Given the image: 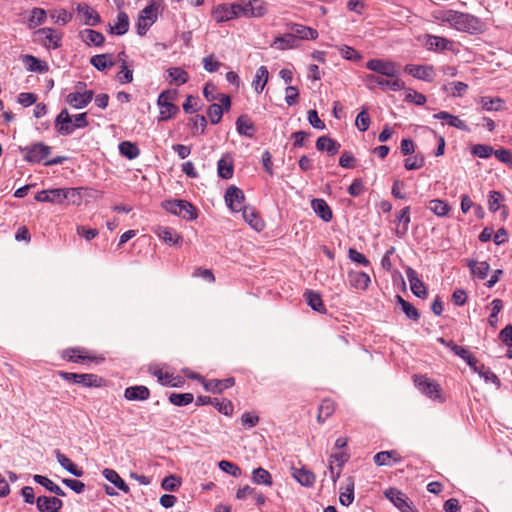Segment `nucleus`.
<instances>
[{"label":"nucleus","mask_w":512,"mask_h":512,"mask_svg":"<svg viewBox=\"0 0 512 512\" xmlns=\"http://www.w3.org/2000/svg\"><path fill=\"white\" fill-rule=\"evenodd\" d=\"M435 18L441 22L448 23L458 31L476 33L481 31V21L468 13L455 10H439L435 13Z\"/></svg>","instance_id":"f257e3e1"},{"label":"nucleus","mask_w":512,"mask_h":512,"mask_svg":"<svg viewBox=\"0 0 512 512\" xmlns=\"http://www.w3.org/2000/svg\"><path fill=\"white\" fill-rule=\"evenodd\" d=\"M267 11V4L263 0H238L226 7V21L240 17L261 18Z\"/></svg>","instance_id":"f03ea898"},{"label":"nucleus","mask_w":512,"mask_h":512,"mask_svg":"<svg viewBox=\"0 0 512 512\" xmlns=\"http://www.w3.org/2000/svg\"><path fill=\"white\" fill-rule=\"evenodd\" d=\"M162 207L171 214L182 217L183 219L193 220L197 217L196 208L186 200H166Z\"/></svg>","instance_id":"7ed1b4c3"},{"label":"nucleus","mask_w":512,"mask_h":512,"mask_svg":"<svg viewBox=\"0 0 512 512\" xmlns=\"http://www.w3.org/2000/svg\"><path fill=\"white\" fill-rule=\"evenodd\" d=\"M51 150L52 148L43 142L20 147L24 160L32 164L46 161L47 157L51 154Z\"/></svg>","instance_id":"20e7f679"},{"label":"nucleus","mask_w":512,"mask_h":512,"mask_svg":"<svg viewBox=\"0 0 512 512\" xmlns=\"http://www.w3.org/2000/svg\"><path fill=\"white\" fill-rule=\"evenodd\" d=\"M414 383L419 391L430 399L444 402L442 389L438 382L431 380L424 375H414Z\"/></svg>","instance_id":"39448f33"},{"label":"nucleus","mask_w":512,"mask_h":512,"mask_svg":"<svg viewBox=\"0 0 512 512\" xmlns=\"http://www.w3.org/2000/svg\"><path fill=\"white\" fill-rule=\"evenodd\" d=\"M366 68L375 72L376 75H382L391 79H400L397 64L393 61L370 59L366 63Z\"/></svg>","instance_id":"423d86ee"},{"label":"nucleus","mask_w":512,"mask_h":512,"mask_svg":"<svg viewBox=\"0 0 512 512\" xmlns=\"http://www.w3.org/2000/svg\"><path fill=\"white\" fill-rule=\"evenodd\" d=\"M364 82L369 89H373L376 85L391 91H400L405 88V83L401 79L384 78L382 75L376 74H367L364 77Z\"/></svg>","instance_id":"0eeeda50"},{"label":"nucleus","mask_w":512,"mask_h":512,"mask_svg":"<svg viewBox=\"0 0 512 512\" xmlns=\"http://www.w3.org/2000/svg\"><path fill=\"white\" fill-rule=\"evenodd\" d=\"M244 192L235 185H230L226 188V206L233 213H239L247 205Z\"/></svg>","instance_id":"6e6552de"},{"label":"nucleus","mask_w":512,"mask_h":512,"mask_svg":"<svg viewBox=\"0 0 512 512\" xmlns=\"http://www.w3.org/2000/svg\"><path fill=\"white\" fill-rule=\"evenodd\" d=\"M172 94L170 91H163L157 99V104L160 107L159 121H167L173 118L178 112L179 107L171 102Z\"/></svg>","instance_id":"1a4fd4ad"},{"label":"nucleus","mask_w":512,"mask_h":512,"mask_svg":"<svg viewBox=\"0 0 512 512\" xmlns=\"http://www.w3.org/2000/svg\"><path fill=\"white\" fill-rule=\"evenodd\" d=\"M59 376L66 381L73 382L84 387H100L102 382V378L95 374H78L60 371Z\"/></svg>","instance_id":"9d476101"},{"label":"nucleus","mask_w":512,"mask_h":512,"mask_svg":"<svg viewBox=\"0 0 512 512\" xmlns=\"http://www.w3.org/2000/svg\"><path fill=\"white\" fill-rule=\"evenodd\" d=\"M385 497L389 499L401 512H417L409 501L406 494L396 488H389L385 492Z\"/></svg>","instance_id":"9b49d317"},{"label":"nucleus","mask_w":512,"mask_h":512,"mask_svg":"<svg viewBox=\"0 0 512 512\" xmlns=\"http://www.w3.org/2000/svg\"><path fill=\"white\" fill-rule=\"evenodd\" d=\"M405 72L416 79L432 82L435 77V71L431 65H414L407 64L404 68Z\"/></svg>","instance_id":"f8f14e48"},{"label":"nucleus","mask_w":512,"mask_h":512,"mask_svg":"<svg viewBox=\"0 0 512 512\" xmlns=\"http://www.w3.org/2000/svg\"><path fill=\"white\" fill-rule=\"evenodd\" d=\"M35 35H43L41 44L48 49H58L62 45V34L50 27L40 28L35 31Z\"/></svg>","instance_id":"ddd939ff"},{"label":"nucleus","mask_w":512,"mask_h":512,"mask_svg":"<svg viewBox=\"0 0 512 512\" xmlns=\"http://www.w3.org/2000/svg\"><path fill=\"white\" fill-rule=\"evenodd\" d=\"M295 37L296 41L300 43L302 40H316L319 36L318 31L312 27L305 26L299 23H290L287 25Z\"/></svg>","instance_id":"4468645a"},{"label":"nucleus","mask_w":512,"mask_h":512,"mask_svg":"<svg viewBox=\"0 0 512 512\" xmlns=\"http://www.w3.org/2000/svg\"><path fill=\"white\" fill-rule=\"evenodd\" d=\"M93 98L94 92L92 90H86L84 92L75 91L66 96V102L75 109H82L85 108Z\"/></svg>","instance_id":"2eb2a0df"},{"label":"nucleus","mask_w":512,"mask_h":512,"mask_svg":"<svg viewBox=\"0 0 512 512\" xmlns=\"http://www.w3.org/2000/svg\"><path fill=\"white\" fill-rule=\"evenodd\" d=\"M405 272L413 294L418 298H426L427 288L423 281L419 279L417 272L411 267H408Z\"/></svg>","instance_id":"dca6fc26"},{"label":"nucleus","mask_w":512,"mask_h":512,"mask_svg":"<svg viewBox=\"0 0 512 512\" xmlns=\"http://www.w3.org/2000/svg\"><path fill=\"white\" fill-rule=\"evenodd\" d=\"M86 349L84 348H71L66 349L62 353V358L68 362L79 363L85 360L90 361H102L103 358L88 356Z\"/></svg>","instance_id":"f3484780"},{"label":"nucleus","mask_w":512,"mask_h":512,"mask_svg":"<svg viewBox=\"0 0 512 512\" xmlns=\"http://www.w3.org/2000/svg\"><path fill=\"white\" fill-rule=\"evenodd\" d=\"M55 127L61 135H70L74 131L72 117L67 109H63L55 119Z\"/></svg>","instance_id":"a211bd4d"},{"label":"nucleus","mask_w":512,"mask_h":512,"mask_svg":"<svg viewBox=\"0 0 512 512\" xmlns=\"http://www.w3.org/2000/svg\"><path fill=\"white\" fill-rule=\"evenodd\" d=\"M36 505L40 512H56V509L63 507V502L57 497L39 496Z\"/></svg>","instance_id":"6ab92c4d"},{"label":"nucleus","mask_w":512,"mask_h":512,"mask_svg":"<svg viewBox=\"0 0 512 512\" xmlns=\"http://www.w3.org/2000/svg\"><path fill=\"white\" fill-rule=\"evenodd\" d=\"M78 37L88 46L100 47L105 42V37L101 32L93 29H83L79 31Z\"/></svg>","instance_id":"aec40b11"},{"label":"nucleus","mask_w":512,"mask_h":512,"mask_svg":"<svg viewBox=\"0 0 512 512\" xmlns=\"http://www.w3.org/2000/svg\"><path fill=\"white\" fill-rule=\"evenodd\" d=\"M124 397L128 401H145L150 397V390L144 385L130 386L125 389Z\"/></svg>","instance_id":"412c9836"},{"label":"nucleus","mask_w":512,"mask_h":512,"mask_svg":"<svg viewBox=\"0 0 512 512\" xmlns=\"http://www.w3.org/2000/svg\"><path fill=\"white\" fill-rule=\"evenodd\" d=\"M374 463L378 466H392L402 461L396 450L380 451L374 455Z\"/></svg>","instance_id":"4be33fe9"},{"label":"nucleus","mask_w":512,"mask_h":512,"mask_svg":"<svg viewBox=\"0 0 512 512\" xmlns=\"http://www.w3.org/2000/svg\"><path fill=\"white\" fill-rule=\"evenodd\" d=\"M311 207L316 215L320 217L324 222H330L332 220V210L324 199H313L311 201Z\"/></svg>","instance_id":"5701e85b"},{"label":"nucleus","mask_w":512,"mask_h":512,"mask_svg":"<svg viewBox=\"0 0 512 512\" xmlns=\"http://www.w3.org/2000/svg\"><path fill=\"white\" fill-rule=\"evenodd\" d=\"M341 145L329 136H320L316 141V149L318 151H326L330 156H334L339 152Z\"/></svg>","instance_id":"b1692460"},{"label":"nucleus","mask_w":512,"mask_h":512,"mask_svg":"<svg viewBox=\"0 0 512 512\" xmlns=\"http://www.w3.org/2000/svg\"><path fill=\"white\" fill-rule=\"evenodd\" d=\"M241 212L243 220L249 224L254 230L262 231L264 228V222L256 213L253 207L246 206Z\"/></svg>","instance_id":"393cba45"},{"label":"nucleus","mask_w":512,"mask_h":512,"mask_svg":"<svg viewBox=\"0 0 512 512\" xmlns=\"http://www.w3.org/2000/svg\"><path fill=\"white\" fill-rule=\"evenodd\" d=\"M348 279L350 285L359 290H366L371 282L370 276L362 271H350Z\"/></svg>","instance_id":"a878e982"},{"label":"nucleus","mask_w":512,"mask_h":512,"mask_svg":"<svg viewBox=\"0 0 512 512\" xmlns=\"http://www.w3.org/2000/svg\"><path fill=\"white\" fill-rule=\"evenodd\" d=\"M272 46L279 50H288L298 48L300 43L296 41L292 32L289 30L287 33L277 36L274 39Z\"/></svg>","instance_id":"bb28decb"},{"label":"nucleus","mask_w":512,"mask_h":512,"mask_svg":"<svg viewBox=\"0 0 512 512\" xmlns=\"http://www.w3.org/2000/svg\"><path fill=\"white\" fill-rule=\"evenodd\" d=\"M425 45L428 50L437 51V50H450L452 47V41L445 37L435 36V35H427V39Z\"/></svg>","instance_id":"cd10ccee"},{"label":"nucleus","mask_w":512,"mask_h":512,"mask_svg":"<svg viewBox=\"0 0 512 512\" xmlns=\"http://www.w3.org/2000/svg\"><path fill=\"white\" fill-rule=\"evenodd\" d=\"M155 233L163 242L168 245H177L182 240V237L173 228L170 227L160 226L155 230Z\"/></svg>","instance_id":"c85d7f7f"},{"label":"nucleus","mask_w":512,"mask_h":512,"mask_svg":"<svg viewBox=\"0 0 512 512\" xmlns=\"http://www.w3.org/2000/svg\"><path fill=\"white\" fill-rule=\"evenodd\" d=\"M78 12L83 16L84 23L88 26H97L101 22L100 15L89 5H78Z\"/></svg>","instance_id":"c756f323"},{"label":"nucleus","mask_w":512,"mask_h":512,"mask_svg":"<svg viewBox=\"0 0 512 512\" xmlns=\"http://www.w3.org/2000/svg\"><path fill=\"white\" fill-rule=\"evenodd\" d=\"M467 266L473 276L483 280L487 277L490 265L486 261L467 260Z\"/></svg>","instance_id":"7c9ffc66"},{"label":"nucleus","mask_w":512,"mask_h":512,"mask_svg":"<svg viewBox=\"0 0 512 512\" xmlns=\"http://www.w3.org/2000/svg\"><path fill=\"white\" fill-rule=\"evenodd\" d=\"M58 463L73 476H83V470L78 468L66 455L60 452V450L54 451Z\"/></svg>","instance_id":"2f4dec72"},{"label":"nucleus","mask_w":512,"mask_h":512,"mask_svg":"<svg viewBox=\"0 0 512 512\" xmlns=\"http://www.w3.org/2000/svg\"><path fill=\"white\" fill-rule=\"evenodd\" d=\"M307 304L316 312L325 314L326 307L323 303L322 297L318 292L308 290L304 294Z\"/></svg>","instance_id":"473e14b6"},{"label":"nucleus","mask_w":512,"mask_h":512,"mask_svg":"<svg viewBox=\"0 0 512 512\" xmlns=\"http://www.w3.org/2000/svg\"><path fill=\"white\" fill-rule=\"evenodd\" d=\"M410 207H404L399 214L397 215L398 227L396 229V235L399 237H403L408 232V227L410 223Z\"/></svg>","instance_id":"72a5a7b5"},{"label":"nucleus","mask_w":512,"mask_h":512,"mask_svg":"<svg viewBox=\"0 0 512 512\" xmlns=\"http://www.w3.org/2000/svg\"><path fill=\"white\" fill-rule=\"evenodd\" d=\"M433 118L439 120H446L448 125L454 128H457L462 131H467L468 127L464 121H462L459 117L454 116L446 111H440L433 115Z\"/></svg>","instance_id":"f704fd0d"},{"label":"nucleus","mask_w":512,"mask_h":512,"mask_svg":"<svg viewBox=\"0 0 512 512\" xmlns=\"http://www.w3.org/2000/svg\"><path fill=\"white\" fill-rule=\"evenodd\" d=\"M339 501L343 506H349L354 500V479L348 477L345 487H341Z\"/></svg>","instance_id":"c9c22d12"},{"label":"nucleus","mask_w":512,"mask_h":512,"mask_svg":"<svg viewBox=\"0 0 512 512\" xmlns=\"http://www.w3.org/2000/svg\"><path fill=\"white\" fill-rule=\"evenodd\" d=\"M47 13L43 8L34 7L30 11V15L27 20V26L29 29H34L45 23Z\"/></svg>","instance_id":"e433bc0d"},{"label":"nucleus","mask_w":512,"mask_h":512,"mask_svg":"<svg viewBox=\"0 0 512 512\" xmlns=\"http://www.w3.org/2000/svg\"><path fill=\"white\" fill-rule=\"evenodd\" d=\"M129 29V17L127 13L121 11L117 15V21L114 25L109 26V31L112 34L123 35Z\"/></svg>","instance_id":"4c0bfd02"},{"label":"nucleus","mask_w":512,"mask_h":512,"mask_svg":"<svg viewBox=\"0 0 512 512\" xmlns=\"http://www.w3.org/2000/svg\"><path fill=\"white\" fill-rule=\"evenodd\" d=\"M90 64L99 71H104L114 66L111 54H98L90 58Z\"/></svg>","instance_id":"58836bf2"},{"label":"nucleus","mask_w":512,"mask_h":512,"mask_svg":"<svg viewBox=\"0 0 512 512\" xmlns=\"http://www.w3.org/2000/svg\"><path fill=\"white\" fill-rule=\"evenodd\" d=\"M102 475L106 480L114 484L118 489L123 491L124 493L129 492V486L125 483V481L120 477V475L113 469L106 468L102 471Z\"/></svg>","instance_id":"ea45409f"},{"label":"nucleus","mask_w":512,"mask_h":512,"mask_svg":"<svg viewBox=\"0 0 512 512\" xmlns=\"http://www.w3.org/2000/svg\"><path fill=\"white\" fill-rule=\"evenodd\" d=\"M478 103L485 111H501L503 110L504 100L499 97L482 96L478 99Z\"/></svg>","instance_id":"a19ab883"},{"label":"nucleus","mask_w":512,"mask_h":512,"mask_svg":"<svg viewBox=\"0 0 512 512\" xmlns=\"http://www.w3.org/2000/svg\"><path fill=\"white\" fill-rule=\"evenodd\" d=\"M33 479L36 483L42 485L45 487L48 491L56 494L57 496H65L64 490L57 484H55L51 479L47 478L46 476L42 475H34Z\"/></svg>","instance_id":"79ce46f5"},{"label":"nucleus","mask_w":512,"mask_h":512,"mask_svg":"<svg viewBox=\"0 0 512 512\" xmlns=\"http://www.w3.org/2000/svg\"><path fill=\"white\" fill-rule=\"evenodd\" d=\"M452 352L463 359L474 371H478V360L462 346H453Z\"/></svg>","instance_id":"37998d69"},{"label":"nucleus","mask_w":512,"mask_h":512,"mask_svg":"<svg viewBox=\"0 0 512 512\" xmlns=\"http://www.w3.org/2000/svg\"><path fill=\"white\" fill-rule=\"evenodd\" d=\"M236 129L240 135L251 137L254 133V126L247 115H241L236 121Z\"/></svg>","instance_id":"c03bdc74"},{"label":"nucleus","mask_w":512,"mask_h":512,"mask_svg":"<svg viewBox=\"0 0 512 512\" xmlns=\"http://www.w3.org/2000/svg\"><path fill=\"white\" fill-rule=\"evenodd\" d=\"M268 76H269V72H268L267 67L260 66L257 69L255 79L252 83V85L257 93H261L263 91L265 85L267 84Z\"/></svg>","instance_id":"a18cd8bd"},{"label":"nucleus","mask_w":512,"mask_h":512,"mask_svg":"<svg viewBox=\"0 0 512 512\" xmlns=\"http://www.w3.org/2000/svg\"><path fill=\"white\" fill-rule=\"evenodd\" d=\"M396 302L401 306V309L407 318L413 321L419 320L420 313L411 303L403 299L400 295H396Z\"/></svg>","instance_id":"49530a36"},{"label":"nucleus","mask_w":512,"mask_h":512,"mask_svg":"<svg viewBox=\"0 0 512 512\" xmlns=\"http://www.w3.org/2000/svg\"><path fill=\"white\" fill-rule=\"evenodd\" d=\"M335 411V404L330 399H324L320 406H319V412L317 415V420L319 423L325 422L326 419H328Z\"/></svg>","instance_id":"de8ad7c7"},{"label":"nucleus","mask_w":512,"mask_h":512,"mask_svg":"<svg viewBox=\"0 0 512 512\" xmlns=\"http://www.w3.org/2000/svg\"><path fill=\"white\" fill-rule=\"evenodd\" d=\"M119 151L121 155L125 156L129 160L135 159L139 156L140 150L135 143L129 141H123L119 144Z\"/></svg>","instance_id":"09e8293b"},{"label":"nucleus","mask_w":512,"mask_h":512,"mask_svg":"<svg viewBox=\"0 0 512 512\" xmlns=\"http://www.w3.org/2000/svg\"><path fill=\"white\" fill-rule=\"evenodd\" d=\"M252 481L258 485H272V477L270 473L261 467L253 470Z\"/></svg>","instance_id":"8fccbe9b"},{"label":"nucleus","mask_w":512,"mask_h":512,"mask_svg":"<svg viewBox=\"0 0 512 512\" xmlns=\"http://www.w3.org/2000/svg\"><path fill=\"white\" fill-rule=\"evenodd\" d=\"M23 62L27 65V69L32 72H44L48 69L47 64L45 62L40 61L33 55H25L23 58Z\"/></svg>","instance_id":"3c124183"},{"label":"nucleus","mask_w":512,"mask_h":512,"mask_svg":"<svg viewBox=\"0 0 512 512\" xmlns=\"http://www.w3.org/2000/svg\"><path fill=\"white\" fill-rule=\"evenodd\" d=\"M428 208L430 211H432L435 215L439 217H444L448 214L450 207L449 205L440 199H433L429 201Z\"/></svg>","instance_id":"603ef678"},{"label":"nucleus","mask_w":512,"mask_h":512,"mask_svg":"<svg viewBox=\"0 0 512 512\" xmlns=\"http://www.w3.org/2000/svg\"><path fill=\"white\" fill-rule=\"evenodd\" d=\"M295 479L303 486L310 487L315 482V475L306 469H298L294 473Z\"/></svg>","instance_id":"864d4df0"},{"label":"nucleus","mask_w":512,"mask_h":512,"mask_svg":"<svg viewBox=\"0 0 512 512\" xmlns=\"http://www.w3.org/2000/svg\"><path fill=\"white\" fill-rule=\"evenodd\" d=\"M203 95L206 98L207 101L212 102L214 100H219L222 105H224V94L217 93L216 86L208 82L204 89H203Z\"/></svg>","instance_id":"5fc2aeb1"},{"label":"nucleus","mask_w":512,"mask_h":512,"mask_svg":"<svg viewBox=\"0 0 512 512\" xmlns=\"http://www.w3.org/2000/svg\"><path fill=\"white\" fill-rule=\"evenodd\" d=\"M167 73L171 81L176 82L178 85L186 83L189 79L188 73L179 67L169 68Z\"/></svg>","instance_id":"6e6d98bb"},{"label":"nucleus","mask_w":512,"mask_h":512,"mask_svg":"<svg viewBox=\"0 0 512 512\" xmlns=\"http://www.w3.org/2000/svg\"><path fill=\"white\" fill-rule=\"evenodd\" d=\"M194 396L192 393H172L169 401L175 406H186L192 403Z\"/></svg>","instance_id":"4d7b16f0"},{"label":"nucleus","mask_w":512,"mask_h":512,"mask_svg":"<svg viewBox=\"0 0 512 512\" xmlns=\"http://www.w3.org/2000/svg\"><path fill=\"white\" fill-rule=\"evenodd\" d=\"M491 314L488 318V323L491 327H497L498 314L503 309V302L501 299H494L491 304Z\"/></svg>","instance_id":"13d9d810"},{"label":"nucleus","mask_w":512,"mask_h":512,"mask_svg":"<svg viewBox=\"0 0 512 512\" xmlns=\"http://www.w3.org/2000/svg\"><path fill=\"white\" fill-rule=\"evenodd\" d=\"M120 71L117 74V80L121 84H128L133 81V70L127 66L126 61L123 59Z\"/></svg>","instance_id":"bf43d9fd"},{"label":"nucleus","mask_w":512,"mask_h":512,"mask_svg":"<svg viewBox=\"0 0 512 512\" xmlns=\"http://www.w3.org/2000/svg\"><path fill=\"white\" fill-rule=\"evenodd\" d=\"M260 417L255 412H245L240 418V423L244 429H251L258 425Z\"/></svg>","instance_id":"052dcab7"},{"label":"nucleus","mask_w":512,"mask_h":512,"mask_svg":"<svg viewBox=\"0 0 512 512\" xmlns=\"http://www.w3.org/2000/svg\"><path fill=\"white\" fill-rule=\"evenodd\" d=\"M338 50H339L341 56L346 60L358 62L362 59V56L360 55V53L357 50H355L353 47H350L347 45H342V46L338 47Z\"/></svg>","instance_id":"680f3d73"},{"label":"nucleus","mask_w":512,"mask_h":512,"mask_svg":"<svg viewBox=\"0 0 512 512\" xmlns=\"http://www.w3.org/2000/svg\"><path fill=\"white\" fill-rule=\"evenodd\" d=\"M50 17L55 21V23L65 25L72 20L73 15L65 9H60L51 11Z\"/></svg>","instance_id":"e2e57ef3"},{"label":"nucleus","mask_w":512,"mask_h":512,"mask_svg":"<svg viewBox=\"0 0 512 512\" xmlns=\"http://www.w3.org/2000/svg\"><path fill=\"white\" fill-rule=\"evenodd\" d=\"M503 200H504V196L500 192L491 191L489 193V199H488L489 210L493 213L497 212L500 209L501 203Z\"/></svg>","instance_id":"0e129e2a"},{"label":"nucleus","mask_w":512,"mask_h":512,"mask_svg":"<svg viewBox=\"0 0 512 512\" xmlns=\"http://www.w3.org/2000/svg\"><path fill=\"white\" fill-rule=\"evenodd\" d=\"M493 147L485 144H476L472 147V154L482 158L486 159L489 158L491 155H493Z\"/></svg>","instance_id":"69168bd1"},{"label":"nucleus","mask_w":512,"mask_h":512,"mask_svg":"<svg viewBox=\"0 0 512 512\" xmlns=\"http://www.w3.org/2000/svg\"><path fill=\"white\" fill-rule=\"evenodd\" d=\"M158 9L154 4L147 5L140 11L139 17L147 20L148 23H155L157 20Z\"/></svg>","instance_id":"338daca9"},{"label":"nucleus","mask_w":512,"mask_h":512,"mask_svg":"<svg viewBox=\"0 0 512 512\" xmlns=\"http://www.w3.org/2000/svg\"><path fill=\"white\" fill-rule=\"evenodd\" d=\"M223 108L220 104H212L209 106L207 115L212 124H216L221 120Z\"/></svg>","instance_id":"774afa93"}]
</instances>
